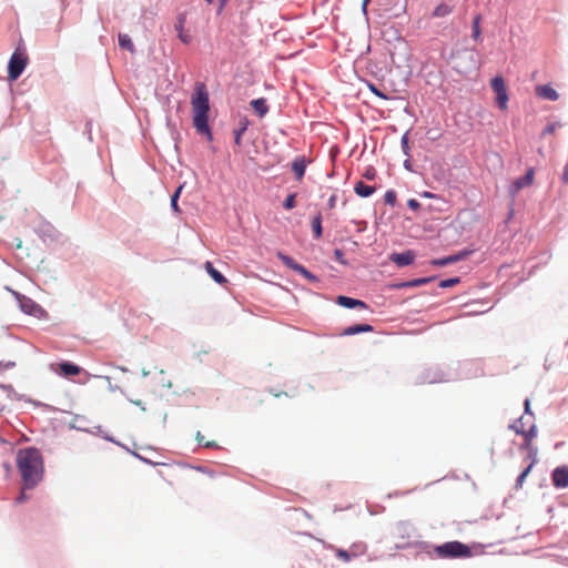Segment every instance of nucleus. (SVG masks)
I'll use <instances>...</instances> for the list:
<instances>
[{
	"mask_svg": "<svg viewBox=\"0 0 568 568\" xmlns=\"http://www.w3.org/2000/svg\"><path fill=\"white\" fill-rule=\"evenodd\" d=\"M490 87L496 94L497 105L500 110H506L508 108V92L505 80L503 77L497 75L490 80Z\"/></svg>",
	"mask_w": 568,
	"mask_h": 568,
	"instance_id": "obj_5",
	"label": "nucleus"
},
{
	"mask_svg": "<svg viewBox=\"0 0 568 568\" xmlns=\"http://www.w3.org/2000/svg\"><path fill=\"white\" fill-rule=\"evenodd\" d=\"M193 110V125L200 134H205L209 140H212V133L209 126V92L202 82H197L191 98Z\"/></svg>",
	"mask_w": 568,
	"mask_h": 568,
	"instance_id": "obj_2",
	"label": "nucleus"
},
{
	"mask_svg": "<svg viewBox=\"0 0 568 568\" xmlns=\"http://www.w3.org/2000/svg\"><path fill=\"white\" fill-rule=\"evenodd\" d=\"M434 551L439 558H467L471 556L470 548L457 540L436 546Z\"/></svg>",
	"mask_w": 568,
	"mask_h": 568,
	"instance_id": "obj_3",
	"label": "nucleus"
},
{
	"mask_svg": "<svg viewBox=\"0 0 568 568\" xmlns=\"http://www.w3.org/2000/svg\"><path fill=\"white\" fill-rule=\"evenodd\" d=\"M555 132V125L554 124H548L544 131H542V135H546V134H552Z\"/></svg>",
	"mask_w": 568,
	"mask_h": 568,
	"instance_id": "obj_41",
	"label": "nucleus"
},
{
	"mask_svg": "<svg viewBox=\"0 0 568 568\" xmlns=\"http://www.w3.org/2000/svg\"><path fill=\"white\" fill-rule=\"evenodd\" d=\"M312 230H313L315 239L322 237L323 229H322V216L320 213L316 216H314L312 220Z\"/></svg>",
	"mask_w": 568,
	"mask_h": 568,
	"instance_id": "obj_20",
	"label": "nucleus"
},
{
	"mask_svg": "<svg viewBox=\"0 0 568 568\" xmlns=\"http://www.w3.org/2000/svg\"><path fill=\"white\" fill-rule=\"evenodd\" d=\"M182 189H183V186H182V185H180V186L175 190V192L173 193V195H172V197H171V207H172V210H173L174 212H176V213H179V212H180V207H179V205H178V200H179V197H180V194H181V192H182Z\"/></svg>",
	"mask_w": 568,
	"mask_h": 568,
	"instance_id": "obj_28",
	"label": "nucleus"
},
{
	"mask_svg": "<svg viewBox=\"0 0 568 568\" xmlns=\"http://www.w3.org/2000/svg\"><path fill=\"white\" fill-rule=\"evenodd\" d=\"M390 60L394 65L399 67V63L396 61L394 53H390Z\"/></svg>",
	"mask_w": 568,
	"mask_h": 568,
	"instance_id": "obj_46",
	"label": "nucleus"
},
{
	"mask_svg": "<svg viewBox=\"0 0 568 568\" xmlns=\"http://www.w3.org/2000/svg\"><path fill=\"white\" fill-rule=\"evenodd\" d=\"M135 405L140 406L141 405V402L140 400H136L134 402Z\"/></svg>",
	"mask_w": 568,
	"mask_h": 568,
	"instance_id": "obj_57",
	"label": "nucleus"
},
{
	"mask_svg": "<svg viewBox=\"0 0 568 568\" xmlns=\"http://www.w3.org/2000/svg\"><path fill=\"white\" fill-rule=\"evenodd\" d=\"M465 256H466V253H458V254L449 255V256H446L443 258L433 260L430 262V264L435 265V266H446V265H449V264H453V263H456V262L463 260Z\"/></svg>",
	"mask_w": 568,
	"mask_h": 568,
	"instance_id": "obj_13",
	"label": "nucleus"
},
{
	"mask_svg": "<svg viewBox=\"0 0 568 568\" xmlns=\"http://www.w3.org/2000/svg\"><path fill=\"white\" fill-rule=\"evenodd\" d=\"M277 257L286 265L288 268L300 273L302 276L307 278L311 282H315L317 278L310 271H307L303 265L296 263L291 256L278 252Z\"/></svg>",
	"mask_w": 568,
	"mask_h": 568,
	"instance_id": "obj_7",
	"label": "nucleus"
},
{
	"mask_svg": "<svg viewBox=\"0 0 568 568\" xmlns=\"http://www.w3.org/2000/svg\"><path fill=\"white\" fill-rule=\"evenodd\" d=\"M205 270L209 273V275L217 283V284H225L227 280L222 275L212 264V262L207 261L205 262Z\"/></svg>",
	"mask_w": 568,
	"mask_h": 568,
	"instance_id": "obj_18",
	"label": "nucleus"
},
{
	"mask_svg": "<svg viewBox=\"0 0 568 568\" xmlns=\"http://www.w3.org/2000/svg\"><path fill=\"white\" fill-rule=\"evenodd\" d=\"M452 12V7L446 3H440L437 6L433 12V16L436 18H443L448 16Z\"/></svg>",
	"mask_w": 568,
	"mask_h": 568,
	"instance_id": "obj_24",
	"label": "nucleus"
},
{
	"mask_svg": "<svg viewBox=\"0 0 568 568\" xmlns=\"http://www.w3.org/2000/svg\"><path fill=\"white\" fill-rule=\"evenodd\" d=\"M348 550L352 551L353 557L356 558L363 556L366 552L367 547L365 544L359 542L352 545Z\"/></svg>",
	"mask_w": 568,
	"mask_h": 568,
	"instance_id": "obj_26",
	"label": "nucleus"
},
{
	"mask_svg": "<svg viewBox=\"0 0 568 568\" xmlns=\"http://www.w3.org/2000/svg\"><path fill=\"white\" fill-rule=\"evenodd\" d=\"M402 148L405 154H408V138L407 134H404L402 138Z\"/></svg>",
	"mask_w": 568,
	"mask_h": 568,
	"instance_id": "obj_38",
	"label": "nucleus"
},
{
	"mask_svg": "<svg viewBox=\"0 0 568 568\" xmlns=\"http://www.w3.org/2000/svg\"><path fill=\"white\" fill-rule=\"evenodd\" d=\"M22 307L23 310L29 313V314H32L33 313V308H27V305L26 304H22Z\"/></svg>",
	"mask_w": 568,
	"mask_h": 568,
	"instance_id": "obj_48",
	"label": "nucleus"
},
{
	"mask_svg": "<svg viewBox=\"0 0 568 568\" xmlns=\"http://www.w3.org/2000/svg\"><path fill=\"white\" fill-rule=\"evenodd\" d=\"M405 166H406V168H409V163H408V161H405Z\"/></svg>",
	"mask_w": 568,
	"mask_h": 568,
	"instance_id": "obj_58",
	"label": "nucleus"
},
{
	"mask_svg": "<svg viewBox=\"0 0 568 568\" xmlns=\"http://www.w3.org/2000/svg\"><path fill=\"white\" fill-rule=\"evenodd\" d=\"M334 256H335V258H336L337 261H339L341 263H345V262H344V260H343L344 253H343L341 250L336 248V250L334 251Z\"/></svg>",
	"mask_w": 568,
	"mask_h": 568,
	"instance_id": "obj_40",
	"label": "nucleus"
},
{
	"mask_svg": "<svg viewBox=\"0 0 568 568\" xmlns=\"http://www.w3.org/2000/svg\"><path fill=\"white\" fill-rule=\"evenodd\" d=\"M3 467L6 468L7 471L11 470V465L9 463H4Z\"/></svg>",
	"mask_w": 568,
	"mask_h": 568,
	"instance_id": "obj_49",
	"label": "nucleus"
},
{
	"mask_svg": "<svg viewBox=\"0 0 568 568\" xmlns=\"http://www.w3.org/2000/svg\"><path fill=\"white\" fill-rule=\"evenodd\" d=\"M119 45L130 52H134V44L128 34H119Z\"/></svg>",
	"mask_w": 568,
	"mask_h": 568,
	"instance_id": "obj_23",
	"label": "nucleus"
},
{
	"mask_svg": "<svg viewBox=\"0 0 568 568\" xmlns=\"http://www.w3.org/2000/svg\"><path fill=\"white\" fill-rule=\"evenodd\" d=\"M368 89L372 93H374L376 97L383 99V100H389V97L382 92L375 84L368 83Z\"/></svg>",
	"mask_w": 568,
	"mask_h": 568,
	"instance_id": "obj_31",
	"label": "nucleus"
},
{
	"mask_svg": "<svg viewBox=\"0 0 568 568\" xmlns=\"http://www.w3.org/2000/svg\"><path fill=\"white\" fill-rule=\"evenodd\" d=\"M424 196H425V197H433L434 195H433L432 193H429V192H425V193H424Z\"/></svg>",
	"mask_w": 568,
	"mask_h": 568,
	"instance_id": "obj_51",
	"label": "nucleus"
},
{
	"mask_svg": "<svg viewBox=\"0 0 568 568\" xmlns=\"http://www.w3.org/2000/svg\"><path fill=\"white\" fill-rule=\"evenodd\" d=\"M369 1H371V0H364V1H363V8H364V9L366 8V6H367V3H368Z\"/></svg>",
	"mask_w": 568,
	"mask_h": 568,
	"instance_id": "obj_54",
	"label": "nucleus"
},
{
	"mask_svg": "<svg viewBox=\"0 0 568 568\" xmlns=\"http://www.w3.org/2000/svg\"><path fill=\"white\" fill-rule=\"evenodd\" d=\"M27 65V58L18 52H14L9 61L8 65V78L13 81L17 80L23 72Z\"/></svg>",
	"mask_w": 568,
	"mask_h": 568,
	"instance_id": "obj_6",
	"label": "nucleus"
},
{
	"mask_svg": "<svg viewBox=\"0 0 568 568\" xmlns=\"http://www.w3.org/2000/svg\"><path fill=\"white\" fill-rule=\"evenodd\" d=\"M510 428L524 437V444L520 449H528L532 452L531 443L537 435V427L530 419L525 422V417H520L517 422L510 425Z\"/></svg>",
	"mask_w": 568,
	"mask_h": 568,
	"instance_id": "obj_4",
	"label": "nucleus"
},
{
	"mask_svg": "<svg viewBox=\"0 0 568 568\" xmlns=\"http://www.w3.org/2000/svg\"><path fill=\"white\" fill-rule=\"evenodd\" d=\"M389 260L399 267L407 266L414 262L415 253L413 251H406L403 253H393V254H390Z\"/></svg>",
	"mask_w": 568,
	"mask_h": 568,
	"instance_id": "obj_10",
	"label": "nucleus"
},
{
	"mask_svg": "<svg viewBox=\"0 0 568 568\" xmlns=\"http://www.w3.org/2000/svg\"><path fill=\"white\" fill-rule=\"evenodd\" d=\"M336 199H337V196H336V194H335V193H333V194L329 196L328 202H327L328 209H331V210H332V209H334V207H335V205H336Z\"/></svg>",
	"mask_w": 568,
	"mask_h": 568,
	"instance_id": "obj_39",
	"label": "nucleus"
},
{
	"mask_svg": "<svg viewBox=\"0 0 568 568\" xmlns=\"http://www.w3.org/2000/svg\"><path fill=\"white\" fill-rule=\"evenodd\" d=\"M213 445H214L213 443H209V442L204 444L205 447H211Z\"/></svg>",
	"mask_w": 568,
	"mask_h": 568,
	"instance_id": "obj_55",
	"label": "nucleus"
},
{
	"mask_svg": "<svg viewBox=\"0 0 568 568\" xmlns=\"http://www.w3.org/2000/svg\"><path fill=\"white\" fill-rule=\"evenodd\" d=\"M398 41H399L400 45L405 47V43H404V41L400 38H398Z\"/></svg>",
	"mask_w": 568,
	"mask_h": 568,
	"instance_id": "obj_56",
	"label": "nucleus"
},
{
	"mask_svg": "<svg viewBox=\"0 0 568 568\" xmlns=\"http://www.w3.org/2000/svg\"><path fill=\"white\" fill-rule=\"evenodd\" d=\"M407 205H408L409 209H412L414 211H416V210H418L420 207V203L417 200H415V199H409L407 201Z\"/></svg>",
	"mask_w": 568,
	"mask_h": 568,
	"instance_id": "obj_37",
	"label": "nucleus"
},
{
	"mask_svg": "<svg viewBox=\"0 0 568 568\" xmlns=\"http://www.w3.org/2000/svg\"><path fill=\"white\" fill-rule=\"evenodd\" d=\"M532 455H535V452H531V453H530V457H531V462H530V464H529V465L526 467V469H525V470H524V471L518 476V478H517V484H516V486H517V487H521V486H523V484H524V481H525L526 477L529 475V473H530V470H531V468H532V466H534V464H535V462H536V459H535V457H534Z\"/></svg>",
	"mask_w": 568,
	"mask_h": 568,
	"instance_id": "obj_22",
	"label": "nucleus"
},
{
	"mask_svg": "<svg viewBox=\"0 0 568 568\" xmlns=\"http://www.w3.org/2000/svg\"><path fill=\"white\" fill-rule=\"evenodd\" d=\"M306 160L304 156H298L292 162V171L295 173L296 180L301 181L305 174Z\"/></svg>",
	"mask_w": 568,
	"mask_h": 568,
	"instance_id": "obj_12",
	"label": "nucleus"
},
{
	"mask_svg": "<svg viewBox=\"0 0 568 568\" xmlns=\"http://www.w3.org/2000/svg\"><path fill=\"white\" fill-rule=\"evenodd\" d=\"M459 282H460L459 277H452V278L443 280L439 283V287H442V288L453 287V286L457 285Z\"/></svg>",
	"mask_w": 568,
	"mask_h": 568,
	"instance_id": "obj_30",
	"label": "nucleus"
},
{
	"mask_svg": "<svg viewBox=\"0 0 568 568\" xmlns=\"http://www.w3.org/2000/svg\"><path fill=\"white\" fill-rule=\"evenodd\" d=\"M17 467L20 471L24 488H34L43 477V459L39 449L28 447L18 450Z\"/></svg>",
	"mask_w": 568,
	"mask_h": 568,
	"instance_id": "obj_1",
	"label": "nucleus"
},
{
	"mask_svg": "<svg viewBox=\"0 0 568 568\" xmlns=\"http://www.w3.org/2000/svg\"><path fill=\"white\" fill-rule=\"evenodd\" d=\"M335 555L337 558L342 559L345 562H348L354 558L352 551L339 548L335 549Z\"/></svg>",
	"mask_w": 568,
	"mask_h": 568,
	"instance_id": "obj_29",
	"label": "nucleus"
},
{
	"mask_svg": "<svg viewBox=\"0 0 568 568\" xmlns=\"http://www.w3.org/2000/svg\"><path fill=\"white\" fill-rule=\"evenodd\" d=\"M271 393L273 394V396H274V397H281L282 395L287 396V393H286V392H278V393H275V392L271 390Z\"/></svg>",
	"mask_w": 568,
	"mask_h": 568,
	"instance_id": "obj_45",
	"label": "nucleus"
},
{
	"mask_svg": "<svg viewBox=\"0 0 568 568\" xmlns=\"http://www.w3.org/2000/svg\"><path fill=\"white\" fill-rule=\"evenodd\" d=\"M80 367L75 364L63 362L59 364V373L64 376H75L80 373Z\"/></svg>",
	"mask_w": 568,
	"mask_h": 568,
	"instance_id": "obj_16",
	"label": "nucleus"
},
{
	"mask_svg": "<svg viewBox=\"0 0 568 568\" xmlns=\"http://www.w3.org/2000/svg\"><path fill=\"white\" fill-rule=\"evenodd\" d=\"M26 489L24 488V485L22 486V490L21 493L19 494V496H17V498L14 499V504L17 505H20V504H23L26 503L27 500H29L30 496L26 493Z\"/></svg>",
	"mask_w": 568,
	"mask_h": 568,
	"instance_id": "obj_33",
	"label": "nucleus"
},
{
	"mask_svg": "<svg viewBox=\"0 0 568 568\" xmlns=\"http://www.w3.org/2000/svg\"><path fill=\"white\" fill-rule=\"evenodd\" d=\"M178 36H179V39L185 44H189L192 40V37L184 31H180Z\"/></svg>",
	"mask_w": 568,
	"mask_h": 568,
	"instance_id": "obj_36",
	"label": "nucleus"
},
{
	"mask_svg": "<svg viewBox=\"0 0 568 568\" xmlns=\"http://www.w3.org/2000/svg\"><path fill=\"white\" fill-rule=\"evenodd\" d=\"M535 179V169L530 168L527 170L526 174L517 180H515L509 186V193L514 197L518 194L520 190L524 187H528L534 183Z\"/></svg>",
	"mask_w": 568,
	"mask_h": 568,
	"instance_id": "obj_8",
	"label": "nucleus"
},
{
	"mask_svg": "<svg viewBox=\"0 0 568 568\" xmlns=\"http://www.w3.org/2000/svg\"><path fill=\"white\" fill-rule=\"evenodd\" d=\"M27 308H37V306L32 302H30V305H27Z\"/></svg>",
	"mask_w": 568,
	"mask_h": 568,
	"instance_id": "obj_53",
	"label": "nucleus"
},
{
	"mask_svg": "<svg viewBox=\"0 0 568 568\" xmlns=\"http://www.w3.org/2000/svg\"><path fill=\"white\" fill-rule=\"evenodd\" d=\"M480 20H481V17L480 16H476L473 20V39L474 40H478L480 38Z\"/></svg>",
	"mask_w": 568,
	"mask_h": 568,
	"instance_id": "obj_27",
	"label": "nucleus"
},
{
	"mask_svg": "<svg viewBox=\"0 0 568 568\" xmlns=\"http://www.w3.org/2000/svg\"><path fill=\"white\" fill-rule=\"evenodd\" d=\"M337 303L346 308H354V307L366 308L367 307L363 301L343 296V295L337 297Z\"/></svg>",
	"mask_w": 568,
	"mask_h": 568,
	"instance_id": "obj_14",
	"label": "nucleus"
},
{
	"mask_svg": "<svg viewBox=\"0 0 568 568\" xmlns=\"http://www.w3.org/2000/svg\"><path fill=\"white\" fill-rule=\"evenodd\" d=\"M175 28H176L178 32H180V31H184V30H183V22H182V21H180V23H179V24H176V26H175Z\"/></svg>",
	"mask_w": 568,
	"mask_h": 568,
	"instance_id": "obj_47",
	"label": "nucleus"
},
{
	"mask_svg": "<svg viewBox=\"0 0 568 568\" xmlns=\"http://www.w3.org/2000/svg\"><path fill=\"white\" fill-rule=\"evenodd\" d=\"M27 308H37V306L32 302H30V305H27Z\"/></svg>",
	"mask_w": 568,
	"mask_h": 568,
	"instance_id": "obj_52",
	"label": "nucleus"
},
{
	"mask_svg": "<svg viewBox=\"0 0 568 568\" xmlns=\"http://www.w3.org/2000/svg\"><path fill=\"white\" fill-rule=\"evenodd\" d=\"M396 199V193L393 190L387 191L384 195L385 203L392 206L395 205Z\"/></svg>",
	"mask_w": 568,
	"mask_h": 568,
	"instance_id": "obj_32",
	"label": "nucleus"
},
{
	"mask_svg": "<svg viewBox=\"0 0 568 568\" xmlns=\"http://www.w3.org/2000/svg\"><path fill=\"white\" fill-rule=\"evenodd\" d=\"M227 2L229 0H219V10L222 11Z\"/></svg>",
	"mask_w": 568,
	"mask_h": 568,
	"instance_id": "obj_43",
	"label": "nucleus"
},
{
	"mask_svg": "<svg viewBox=\"0 0 568 568\" xmlns=\"http://www.w3.org/2000/svg\"><path fill=\"white\" fill-rule=\"evenodd\" d=\"M536 94L539 98H542V99L549 100V101H556L559 98V94L557 93V91L548 84L536 87Z\"/></svg>",
	"mask_w": 568,
	"mask_h": 568,
	"instance_id": "obj_11",
	"label": "nucleus"
},
{
	"mask_svg": "<svg viewBox=\"0 0 568 568\" xmlns=\"http://www.w3.org/2000/svg\"><path fill=\"white\" fill-rule=\"evenodd\" d=\"M373 329H374L373 326L369 324H356V325L346 327L343 332V335L349 336V335H355V334H359V333H369V332H373Z\"/></svg>",
	"mask_w": 568,
	"mask_h": 568,
	"instance_id": "obj_15",
	"label": "nucleus"
},
{
	"mask_svg": "<svg viewBox=\"0 0 568 568\" xmlns=\"http://www.w3.org/2000/svg\"><path fill=\"white\" fill-rule=\"evenodd\" d=\"M196 439H197L199 443H202L203 437L201 436L200 432L196 435Z\"/></svg>",
	"mask_w": 568,
	"mask_h": 568,
	"instance_id": "obj_50",
	"label": "nucleus"
},
{
	"mask_svg": "<svg viewBox=\"0 0 568 568\" xmlns=\"http://www.w3.org/2000/svg\"><path fill=\"white\" fill-rule=\"evenodd\" d=\"M552 484L557 488L568 487V467L561 466L555 468L551 475Z\"/></svg>",
	"mask_w": 568,
	"mask_h": 568,
	"instance_id": "obj_9",
	"label": "nucleus"
},
{
	"mask_svg": "<svg viewBox=\"0 0 568 568\" xmlns=\"http://www.w3.org/2000/svg\"><path fill=\"white\" fill-rule=\"evenodd\" d=\"M408 526L407 525H404V524H399L397 527H396V532L397 535L404 537L405 535L408 536Z\"/></svg>",
	"mask_w": 568,
	"mask_h": 568,
	"instance_id": "obj_35",
	"label": "nucleus"
},
{
	"mask_svg": "<svg viewBox=\"0 0 568 568\" xmlns=\"http://www.w3.org/2000/svg\"><path fill=\"white\" fill-rule=\"evenodd\" d=\"M355 193L361 197L371 196L375 192V187L358 181L354 187Z\"/></svg>",
	"mask_w": 568,
	"mask_h": 568,
	"instance_id": "obj_19",
	"label": "nucleus"
},
{
	"mask_svg": "<svg viewBox=\"0 0 568 568\" xmlns=\"http://www.w3.org/2000/svg\"><path fill=\"white\" fill-rule=\"evenodd\" d=\"M248 121L243 120L240 122V126L234 131V142L236 145H241L242 143V135L247 130Z\"/></svg>",
	"mask_w": 568,
	"mask_h": 568,
	"instance_id": "obj_21",
	"label": "nucleus"
},
{
	"mask_svg": "<svg viewBox=\"0 0 568 568\" xmlns=\"http://www.w3.org/2000/svg\"><path fill=\"white\" fill-rule=\"evenodd\" d=\"M434 280V277H422V278H416V280H412L409 282H406L404 284H402V286L404 287H416V286H422L424 284H427L429 282H432Z\"/></svg>",
	"mask_w": 568,
	"mask_h": 568,
	"instance_id": "obj_25",
	"label": "nucleus"
},
{
	"mask_svg": "<svg viewBox=\"0 0 568 568\" xmlns=\"http://www.w3.org/2000/svg\"><path fill=\"white\" fill-rule=\"evenodd\" d=\"M250 104L261 118H263L268 112V105L264 98L252 100Z\"/></svg>",
	"mask_w": 568,
	"mask_h": 568,
	"instance_id": "obj_17",
	"label": "nucleus"
},
{
	"mask_svg": "<svg viewBox=\"0 0 568 568\" xmlns=\"http://www.w3.org/2000/svg\"><path fill=\"white\" fill-rule=\"evenodd\" d=\"M364 176H365L366 179H368V180H372V179H374V176H375V172H374V171L368 170V171L364 174Z\"/></svg>",
	"mask_w": 568,
	"mask_h": 568,
	"instance_id": "obj_44",
	"label": "nucleus"
},
{
	"mask_svg": "<svg viewBox=\"0 0 568 568\" xmlns=\"http://www.w3.org/2000/svg\"><path fill=\"white\" fill-rule=\"evenodd\" d=\"M525 413H526V414H528V415H530V417H529L528 419H531V418H532V414H531V412H530V402H529V399H526V400H525Z\"/></svg>",
	"mask_w": 568,
	"mask_h": 568,
	"instance_id": "obj_42",
	"label": "nucleus"
},
{
	"mask_svg": "<svg viewBox=\"0 0 568 568\" xmlns=\"http://www.w3.org/2000/svg\"><path fill=\"white\" fill-rule=\"evenodd\" d=\"M295 196H296L295 194H290V195L285 199V201H284V204H283V205H284V207H285L286 210H292V209H294V207H295V205H296Z\"/></svg>",
	"mask_w": 568,
	"mask_h": 568,
	"instance_id": "obj_34",
	"label": "nucleus"
}]
</instances>
